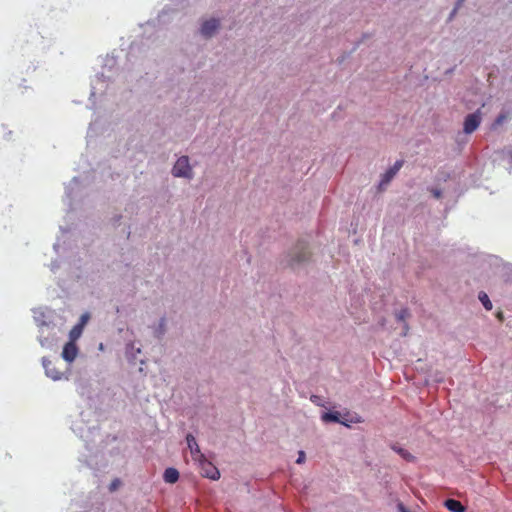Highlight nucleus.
<instances>
[{
    "mask_svg": "<svg viewBox=\"0 0 512 512\" xmlns=\"http://www.w3.org/2000/svg\"><path fill=\"white\" fill-rule=\"evenodd\" d=\"M403 163V160H397L394 163V165L391 168H389L383 175L381 185L388 184L392 180V178L397 174V172L401 169Z\"/></svg>",
    "mask_w": 512,
    "mask_h": 512,
    "instance_id": "obj_7",
    "label": "nucleus"
},
{
    "mask_svg": "<svg viewBox=\"0 0 512 512\" xmlns=\"http://www.w3.org/2000/svg\"><path fill=\"white\" fill-rule=\"evenodd\" d=\"M219 27V21L217 19H210L205 21L201 27V33L205 37L212 36Z\"/></svg>",
    "mask_w": 512,
    "mask_h": 512,
    "instance_id": "obj_8",
    "label": "nucleus"
},
{
    "mask_svg": "<svg viewBox=\"0 0 512 512\" xmlns=\"http://www.w3.org/2000/svg\"><path fill=\"white\" fill-rule=\"evenodd\" d=\"M172 174L175 177H185L191 179L193 177L192 168L189 163V158L187 156H181L176 161Z\"/></svg>",
    "mask_w": 512,
    "mask_h": 512,
    "instance_id": "obj_1",
    "label": "nucleus"
},
{
    "mask_svg": "<svg viewBox=\"0 0 512 512\" xmlns=\"http://www.w3.org/2000/svg\"><path fill=\"white\" fill-rule=\"evenodd\" d=\"M464 0H459V3L457 5V7L454 9L453 13H455L456 9L459 7V5L463 2Z\"/></svg>",
    "mask_w": 512,
    "mask_h": 512,
    "instance_id": "obj_24",
    "label": "nucleus"
},
{
    "mask_svg": "<svg viewBox=\"0 0 512 512\" xmlns=\"http://www.w3.org/2000/svg\"><path fill=\"white\" fill-rule=\"evenodd\" d=\"M445 507L451 512H464L465 508L462 503L455 499H447L444 503Z\"/></svg>",
    "mask_w": 512,
    "mask_h": 512,
    "instance_id": "obj_10",
    "label": "nucleus"
},
{
    "mask_svg": "<svg viewBox=\"0 0 512 512\" xmlns=\"http://www.w3.org/2000/svg\"><path fill=\"white\" fill-rule=\"evenodd\" d=\"M120 484H121V481H120L119 479H114V480L110 483V485H109V490H110L111 492H113V491L117 490V488L120 486Z\"/></svg>",
    "mask_w": 512,
    "mask_h": 512,
    "instance_id": "obj_18",
    "label": "nucleus"
},
{
    "mask_svg": "<svg viewBox=\"0 0 512 512\" xmlns=\"http://www.w3.org/2000/svg\"><path fill=\"white\" fill-rule=\"evenodd\" d=\"M512 117V111L504 110L495 119L494 126H501L505 122L509 121Z\"/></svg>",
    "mask_w": 512,
    "mask_h": 512,
    "instance_id": "obj_12",
    "label": "nucleus"
},
{
    "mask_svg": "<svg viewBox=\"0 0 512 512\" xmlns=\"http://www.w3.org/2000/svg\"><path fill=\"white\" fill-rule=\"evenodd\" d=\"M201 467V474L204 477H207L212 480H217L220 477L219 470L209 461L205 459V457L201 460H197Z\"/></svg>",
    "mask_w": 512,
    "mask_h": 512,
    "instance_id": "obj_3",
    "label": "nucleus"
},
{
    "mask_svg": "<svg viewBox=\"0 0 512 512\" xmlns=\"http://www.w3.org/2000/svg\"><path fill=\"white\" fill-rule=\"evenodd\" d=\"M508 155L512 159V148L508 150Z\"/></svg>",
    "mask_w": 512,
    "mask_h": 512,
    "instance_id": "obj_25",
    "label": "nucleus"
},
{
    "mask_svg": "<svg viewBox=\"0 0 512 512\" xmlns=\"http://www.w3.org/2000/svg\"><path fill=\"white\" fill-rule=\"evenodd\" d=\"M82 324L75 325L69 333L70 342H76V340L81 336L82 334Z\"/></svg>",
    "mask_w": 512,
    "mask_h": 512,
    "instance_id": "obj_13",
    "label": "nucleus"
},
{
    "mask_svg": "<svg viewBox=\"0 0 512 512\" xmlns=\"http://www.w3.org/2000/svg\"><path fill=\"white\" fill-rule=\"evenodd\" d=\"M87 319H88V315H83L81 317V322L79 324H82V327H83L85 325Z\"/></svg>",
    "mask_w": 512,
    "mask_h": 512,
    "instance_id": "obj_21",
    "label": "nucleus"
},
{
    "mask_svg": "<svg viewBox=\"0 0 512 512\" xmlns=\"http://www.w3.org/2000/svg\"><path fill=\"white\" fill-rule=\"evenodd\" d=\"M188 447L194 460H201L204 458V454L201 453L199 445L193 435L188 434L186 437Z\"/></svg>",
    "mask_w": 512,
    "mask_h": 512,
    "instance_id": "obj_6",
    "label": "nucleus"
},
{
    "mask_svg": "<svg viewBox=\"0 0 512 512\" xmlns=\"http://www.w3.org/2000/svg\"><path fill=\"white\" fill-rule=\"evenodd\" d=\"M478 298L486 310L492 309V303H491L488 295L485 292H480Z\"/></svg>",
    "mask_w": 512,
    "mask_h": 512,
    "instance_id": "obj_15",
    "label": "nucleus"
},
{
    "mask_svg": "<svg viewBox=\"0 0 512 512\" xmlns=\"http://www.w3.org/2000/svg\"><path fill=\"white\" fill-rule=\"evenodd\" d=\"M410 316V313L408 311V309H402L400 310L397 314H396V318L398 321H403L405 322V320Z\"/></svg>",
    "mask_w": 512,
    "mask_h": 512,
    "instance_id": "obj_17",
    "label": "nucleus"
},
{
    "mask_svg": "<svg viewBox=\"0 0 512 512\" xmlns=\"http://www.w3.org/2000/svg\"><path fill=\"white\" fill-rule=\"evenodd\" d=\"M480 123H481L480 110L467 115L464 120V128H463L464 132L466 134H471L479 127Z\"/></svg>",
    "mask_w": 512,
    "mask_h": 512,
    "instance_id": "obj_4",
    "label": "nucleus"
},
{
    "mask_svg": "<svg viewBox=\"0 0 512 512\" xmlns=\"http://www.w3.org/2000/svg\"><path fill=\"white\" fill-rule=\"evenodd\" d=\"M392 449L394 451H396L403 459H405L407 461L414 460V456L411 453H409L407 450H405L403 448H398L396 446H393Z\"/></svg>",
    "mask_w": 512,
    "mask_h": 512,
    "instance_id": "obj_14",
    "label": "nucleus"
},
{
    "mask_svg": "<svg viewBox=\"0 0 512 512\" xmlns=\"http://www.w3.org/2000/svg\"><path fill=\"white\" fill-rule=\"evenodd\" d=\"M323 421L325 422H340L339 414L337 412H327L322 416Z\"/></svg>",
    "mask_w": 512,
    "mask_h": 512,
    "instance_id": "obj_16",
    "label": "nucleus"
},
{
    "mask_svg": "<svg viewBox=\"0 0 512 512\" xmlns=\"http://www.w3.org/2000/svg\"><path fill=\"white\" fill-rule=\"evenodd\" d=\"M304 461H305V453H304V451H300L299 455H298V458L296 460V463L301 464Z\"/></svg>",
    "mask_w": 512,
    "mask_h": 512,
    "instance_id": "obj_19",
    "label": "nucleus"
},
{
    "mask_svg": "<svg viewBox=\"0 0 512 512\" xmlns=\"http://www.w3.org/2000/svg\"><path fill=\"white\" fill-rule=\"evenodd\" d=\"M408 330H409L408 324H407V323H405V324H404L403 336H406V335H407Z\"/></svg>",
    "mask_w": 512,
    "mask_h": 512,
    "instance_id": "obj_22",
    "label": "nucleus"
},
{
    "mask_svg": "<svg viewBox=\"0 0 512 512\" xmlns=\"http://www.w3.org/2000/svg\"><path fill=\"white\" fill-rule=\"evenodd\" d=\"M43 365L45 368L46 375L53 380H60L62 378V372L59 371L54 363L49 360H44Z\"/></svg>",
    "mask_w": 512,
    "mask_h": 512,
    "instance_id": "obj_9",
    "label": "nucleus"
},
{
    "mask_svg": "<svg viewBox=\"0 0 512 512\" xmlns=\"http://www.w3.org/2000/svg\"><path fill=\"white\" fill-rule=\"evenodd\" d=\"M310 252L304 242H298L290 253V264L303 263L310 258Z\"/></svg>",
    "mask_w": 512,
    "mask_h": 512,
    "instance_id": "obj_2",
    "label": "nucleus"
},
{
    "mask_svg": "<svg viewBox=\"0 0 512 512\" xmlns=\"http://www.w3.org/2000/svg\"><path fill=\"white\" fill-rule=\"evenodd\" d=\"M398 507H399V510H400L401 512H407V510L405 509V507L403 506V504H401V503H400V504L398 505Z\"/></svg>",
    "mask_w": 512,
    "mask_h": 512,
    "instance_id": "obj_23",
    "label": "nucleus"
},
{
    "mask_svg": "<svg viewBox=\"0 0 512 512\" xmlns=\"http://www.w3.org/2000/svg\"><path fill=\"white\" fill-rule=\"evenodd\" d=\"M431 193L436 199H439L441 197V191L438 189H432Z\"/></svg>",
    "mask_w": 512,
    "mask_h": 512,
    "instance_id": "obj_20",
    "label": "nucleus"
},
{
    "mask_svg": "<svg viewBox=\"0 0 512 512\" xmlns=\"http://www.w3.org/2000/svg\"><path fill=\"white\" fill-rule=\"evenodd\" d=\"M78 354V347L75 342H67L62 351V357L67 362L71 363L75 360Z\"/></svg>",
    "mask_w": 512,
    "mask_h": 512,
    "instance_id": "obj_5",
    "label": "nucleus"
},
{
    "mask_svg": "<svg viewBox=\"0 0 512 512\" xmlns=\"http://www.w3.org/2000/svg\"><path fill=\"white\" fill-rule=\"evenodd\" d=\"M166 483L173 484L179 479V472L175 468H167L163 475Z\"/></svg>",
    "mask_w": 512,
    "mask_h": 512,
    "instance_id": "obj_11",
    "label": "nucleus"
}]
</instances>
